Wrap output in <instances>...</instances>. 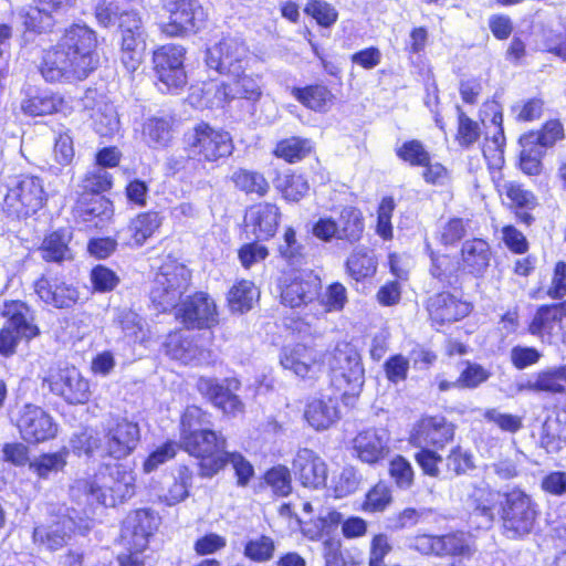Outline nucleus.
Wrapping results in <instances>:
<instances>
[{
	"mask_svg": "<svg viewBox=\"0 0 566 566\" xmlns=\"http://www.w3.org/2000/svg\"><path fill=\"white\" fill-rule=\"evenodd\" d=\"M140 428L127 417H114L102 431L85 427L70 439L77 457L98 459L102 468L75 482L74 489L90 504L115 507L136 494V475L118 463L130 457L140 443Z\"/></svg>",
	"mask_w": 566,
	"mask_h": 566,
	"instance_id": "1",
	"label": "nucleus"
},
{
	"mask_svg": "<svg viewBox=\"0 0 566 566\" xmlns=\"http://www.w3.org/2000/svg\"><path fill=\"white\" fill-rule=\"evenodd\" d=\"M191 272L177 261L163 263L155 274L149 300L160 313L175 308V317L188 331L211 329L219 325V310L212 296L205 291H195L178 302L188 287Z\"/></svg>",
	"mask_w": 566,
	"mask_h": 566,
	"instance_id": "2",
	"label": "nucleus"
},
{
	"mask_svg": "<svg viewBox=\"0 0 566 566\" xmlns=\"http://www.w3.org/2000/svg\"><path fill=\"white\" fill-rule=\"evenodd\" d=\"M98 44L95 30L72 23L55 44L43 50L39 72L48 83L82 82L99 65Z\"/></svg>",
	"mask_w": 566,
	"mask_h": 566,
	"instance_id": "3",
	"label": "nucleus"
},
{
	"mask_svg": "<svg viewBox=\"0 0 566 566\" xmlns=\"http://www.w3.org/2000/svg\"><path fill=\"white\" fill-rule=\"evenodd\" d=\"M180 448L196 460L201 479L218 475L228 452V437L212 427V413L199 405H188L179 418Z\"/></svg>",
	"mask_w": 566,
	"mask_h": 566,
	"instance_id": "4",
	"label": "nucleus"
},
{
	"mask_svg": "<svg viewBox=\"0 0 566 566\" xmlns=\"http://www.w3.org/2000/svg\"><path fill=\"white\" fill-rule=\"evenodd\" d=\"M229 81L208 78L191 87L189 99L202 109L230 111L254 107L263 95L261 73L240 71L227 75Z\"/></svg>",
	"mask_w": 566,
	"mask_h": 566,
	"instance_id": "5",
	"label": "nucleus"
},
{
	"mask_svg": "<svg viewBox=\"0 0 566 566\" xmlns=\"http://www.w3.org/2000/svg\"><path fill=\"white\" fill-rule=\"evenodd\" d=\"M541 514L539 504L525 490L515 486L501 494L497 516L505 538L523 541L535 533Z\"/></svg>",
	"mask_w": 566,
	"mask_h": 566,
	"instance_id": "6",
	"label": "nucleus"
},
{
	"mask_svg": "<svg viewBox=\"0 0 566 566\" xmlns=\"http://www.w3.org/2000/svg\"><path fill=\"white\" fill-rule=\"evenodd\" d=\"M429 325L440 329L462 322L473 312V303L465 297L460 280L429 294L422 303Z\"/></svg>",
	"mask_w": 566,
	"mask_h": 566,
	"instance_id": "7",
	"label": "nucleus"
},
{
	"mask_svg": "<svg viewBox=\"0 0 566 566\" xmlns=\"http://www.w3.org/2000/svg\"><path fill=\"white\" fill-rule=\"evenodd\" d=\"M48 199L44 180L35 175L22 174L8 187L1 211L10 220H25L43 209Z\"/></svg>",
	"mask_w": 566,
	"mask_h": 566,
	"instance_id": "8",
	"label": "nucleus"
},
{
	"mask_svg": "<svg viewBox=\"0 0 566 566\" xmlns=\"http://www.w3.org/2000/svg\"><path fill=\"white\" fill-rule=\"evenodd\" d=\"M187 50L177 43H165L151 52V70L154 84L164 94H178L187 83L186 72Z\"/></svg>",
	"mask_w": 566,
	"mask_h": 566,
	"instance_id": "9",
	"label": "nucleus"
},
{
	"mask_svg": "<svg viewBox=\"0 0 566 566\" xmlns=\"http://www.w3.org/2000/svg\"><path fill=\"white\" fill-rule=\"evenodd\" d=\"M241 388L242 381L235 376H200L196 381V390L201 398L228 420L244 417L247 413V405L239 394Z\"/></svg>",
	"mask_w": 566,
	"mask_h": 566,
	"instance_id": "10",
	"label": "nucleus"
},
{
	"mask_svg": "<svg viewBox=\"0 0 566 566\" xmlns=\"http://www.w3.org/2000/svg\"><path fill=\"white\" fill-rule=\"evenodd\" d=\"M365 217L360 208L344 206L336 219L321 217L312 224V234L324 243L339 241L346 245L358 244L365 234Z\"/></svg>",
	"mask_w": 566,
	"mask_h": 566,
	"instance_id": "11",
	"label": "nucleus"
},
{
	"mask_svg": "<svg viewBox=\"0 0 566 566\" xmlns=\"http://www.w3.org/2000/svg\"><path fill=\"white\" fill-rule=\"evenodd\" d=\"M280 303L289 308H304L315 304L322 294V280L313 270L281 271L276 281Z\"/></svg>",
	"mask_w": 566,
	"mask_h": 566,
	"instance_id": "12",
	"label": "nucleus"
},
{
	"mask_svg": "<svg viewBox=\"0 0 566 566\" xmlns=\"http://www.w3.org/2000/svg\"><path fill=\"white\" fill-rule=\"evenodd\" d=\"M187 150L200 164H218L233 151L231 135L222 129L200 120L191 128L187 139Z\"/></svg>",
	"mask_w": 566,
	"mask_h": 566,
	"instance_id": "13",
	"label": "nucleus"
},
{
	"mask_svg": "<svg viewBox=\"0 0 566 566\" xmlns=\"http://www.w3.org/2000/svg\"><path fill=\"white\" fill-rule=\"evenodd\" d=\"M42 386L70 406L86 405L92 398L90 380L74 366L50 368Z\"/></svg>",
	"mask_w": 566,
	"mask_h": 566,
	"instance_id": "14",
	"label": "nucleus"
},
{
	"mask_svg": "<svg viewBox=\"0 0 566 566\" xmlns=\"http://www.w3.org/2000/svg\"><path fill=\"white\" fill-rule=\"evenodd\" d=\"M254 61V54L245 41L231 35L221 38L207 52L208 65L222 76L249 71Z\"/></svg>",
	"mask_w": 566,
	"mask_h": 566,
	"instance_id": "15",
	"label": "nucleus"
},
{
	"mask_svg": "<svg viewBox=\"0 0 566 566\" xmlns=\"http://www.w3.org/2000/svg\"><path fill=\"white\" fill-rule=\"evenodd\" d=\"M38 300L55 310H70L80 304L81 292L77 285L63 274L46 270L32 283Z\"/></svg>",
	"mask_w": 566,
	"mask_h": 566,
	"instance_id": "16",
	"label": "nucleus"
},
{
	"mask_svg": "<svg viewBox=\"0 0 566 566\" xmlns=\"http://www.w3.org/2000/svg\"><path fill=\"white\" fill-rule=\"evenodd\" d=\"M494 190L515 216L518 223L531 227L535 222L533 211L539 206L538 198L533 190L518 180H505L503 174L491 178Z\"/></svg>",
	"mask_w": 566,
	"mask_h": 566,
	"instance_id": "17",
	"label": "nucleus"
},
{
	"mask_svg": "<svg viewBox=\"0 0 566 566\" xmlns=\"http://www.w3.org/2000/svg\"><path fill=\"white\" fill-rule=\"evenodd\" d=\"M14 426L23 442L38 446L57 436L59 424L43 407L32 402L24 403L14 418Z\"/></svg>",
	"mask_w": 566,
	"mask_h": 566,
	"instance_id": "18",
	"label": "nucleus"
},
{
	"mask_svg": "<svg viewBox=\"0 0 566 566\" xmlns=\"http://www.w3.org/2000/svg\"><path fill=\"white\" fill-rule=\"evenodd\" d=\"M168 20L159 24L167 38H185L198 33L207 22V12L198 0H171Z\"/></svg>",
	"mask_w": 566,
	"mask_h": 566,
	"instance_id": "19",
	"label": "nucleus"
},
{
	"mask_svg": "<svg viewBox=\"0 0 566 566\" xmlns=\"http://www.w3.org/2000/svg\"><path fill=\"white\" fill-rule=\"evenodd\" d=\"M457 424L441 413H423L412 424L407 442L411 447L444 449L455 439Z\"/></svg>",
	"mask_w": 566,
	"mask_h": 566,
	"instance_id": "20",
	"label": "nucleus"
},
{
	"mask_svg": "<svg viewBox=\"0 0 566 566\" xmlns=\"http://www.w3.org/2000/svg\"><path fill=\"white\" fill-rule=\"evenodd\" d=\"M420 549L428 555L440 558H451L454 563L470 560L475 554L474 542L460 530L441 535L423 534L418 537Z\"/></svg>",
	"mask_w": 566,
	"mask_h": 566,
	"instance_id": "21",
	"label": "nucleus"
},
{
	"mask_svg": "<svg viewBox=\"0 0 566 566\" xmlns=\"http://www.w3.org/2000/svg\"><path fill=\"white\" fill-rule=\"evenodd\" d=\"M325 352L305 343H295L282 348L280 364L304 380H317L325 366Z\"/></svg>",
	"mask_w": 566,
	"mask_h": 566,
	"instance_id": "22",
	"label": "nucleus"
},
{
	"mask_svg": "<svg viewBox=\"0 0 566 566\" xmlns=\"http://www.w3.org/2000/svg\"><path fill=\"white\" fill-rule=\"evenodd\" d=\"M530 335L541 342L552 343L566 333V300L536 306L526 326Z\"/></svg>",
	"mask_w": 566,
	"mask_h": 566,
	"instance_id": "23",
	"label": "nucleus"
},
{
	"mask_svg": "<svg viewBox=\"0 0 566 566\" xmlns=\"http://www.w3.org/2000/svg\"><path fill=\"white\" fill-rule=\"evenodd\" d=\"M504 116L500 105L492 103L490 126L484 125L480 144L490 177L502 174L505 164L506 137L504 133Z\"/></svg>",
	"mask_w": 566,
	"mask_h": 566,
	"instance_id": "24",
	"label": "nucleus"
},
{
	"mask_svg": "<svg viewBox=\"0 0 566 566\" xmlns=\"http://www.w3.org/2000/svg\"><path fill=\"white\" fill-rule=\"evenodd\" d=\"M140 28L142 19L136 11H122L119 15L120 61L130 73H134L142 63L144 43L140 39Z\"/></svg>",
	"mask_w": 566,
	"mask_h": 566,
	"instance_id": "25",
	"label": "nucleus"
},
{
	"mask_svg": "<svg viewBox=\"0 0 566 566\" xmlns=\"http://www.w3.org/2000/svg\"><path fill=\"white\" fill-rule=\"evenodd\" d=\"M282 219L281 208L271 201H258L250 205L244 213V224L259 241L275 238Z\"/></svg>",
	"mask_w": 566,
	"mask_h": 566,
	"instance_id": "26",
	"label": "nucleus"
},
{
	"mask_svg": "<svg viewBox=\"0 0 566 566\" xmlns=\"http://www.w3.org/2000/svg\"><path fill=\"white\" fill-rule=\"evenodd\" d=\"M73 212L82 222L102 229L114 221L115 205L106 195L76 196Z\"/></svg>",
	"mask_w": 566,
	"mask_h": 566,
	"instance_id": "27",
	"label": "nucleus"
},
{
	"mask_svg": "<svg viewBox=\"0 0 566 566\" xmlns=\"http://www.w3.org/2000/svg\"><path fill=\"white\" fill-rule=\"evenodd\" d=\"M491 259L492 249L486 239H468L460 248L457 271L475 279L483 277L490 268Z\"/></svg>",
	"mask_w": 566,
	"mask_h": 566,
	"instance_id": "28",
	"label": "nucleus"
},
{
	"mask_svg": "<svg viewBox=\"0 0 566 566\" xmlns=\"http://www.w3.org/2000/svg\"><path fill=\"white\" fill-rule=\"evenodd\" d=\"M0 315L6 319V327L10 328L22 339L31 340L41 333L40 327L35 323L33 308L24 301H4Z\"/></svg>",
	"mask_w": 566,
	"mask_h": 566,
	"instance_id": "29",
	"label": "nucleus"
},
{
	"mask_svg": "<svg viewBox=\"0 0 566 566\" xmlns=\"http://www.w3.org/2000/svg\"><path fill=\"white\" fill-rule=\"evenodd\" d=\"M160 516L151 509L133 510L127 517L126 531L123 534L128 545H135L137 551H146L149 538L158 531Z\"/></svg>",
	"mask_w": 566,
	"mask_h": 566,
	"instance_id": "30",
	"label": "nucleus"
},
{
	"mask_svg": "<svg viewBox=\"0 0 566 566\" xmlns=\"http://www.w3.org/2000/svg\"><path fill=\"white\" fill-rule=\"evenodd\" d=\"M329 385L339 394L345 405H353L359 397L364 381V364L333 366L328 369Z\"/></svg>",
	"mask_w": 566,
	"mask_h": 566,
	"instance_id": "31",
	"label": "nucleus"
},
{
	"mask_svg": "<svg viewBox=\"0 0 566 566\" xmlns=\"http://www.w3.org/2000/svg\"><path fill=\"white\" fill-rule=\"evenodd\" d=\"M73 232L70 228L61 227L44 233L38 251L43 262L62 265L74 261V251L71 247Z\"/></svg>",
	"mask_w": 566,
	"mask_h": 566,
	"instance_id": "32",
	"label": "nucleus"
},
{
	"mask_svg": "<svg viewBox=\"0 0 566 566\" xmlns=\"http://www.w3.org/2000/svg\"><path fill=\"white\" fill-rule=\"evenodd\" d=\"M73 534V520L66 515H57L50 523L36 525L32 531V539L34 544L56 552L67 544Z\"/></svg>",
	"mask_w": 566,
	"mask_h": 566,
	"instance_id": "33",
	"label": "nucleus"
},
{
	"mask_svg": "<svg viewBox=\"0 0 566 566\" xmlns=\"http://www.w3.org/2000/svg\"><path fill=\"white\" fill-rule=\"evenodd\" d=\"M293 471L298 482L308 489H319L327 481V465L310 449H302L293 461Z\"/></svg>",
	"mask_w": 566,
	"mask_h": 566,
	"instance_id": "34",
	"label": "nucleus"
},
{
	"mask_svg": "<svg viewBox=\"0 0 566 566\" xmlns=\"http://www.w3.org/2000/svg\"><path fill=\"white\" fill-rule=\"evenodd\" d=\"M290 93L304 108L318 114L327 113L337 101L332 88L323 82L293 86Z\"/></svg>",
	"mask_w": 566,
	"mask_h": 566,
	"instance_id": "35",
	"label": "nucleus"
},
{
	"mask_svg": "<svg viewBox=\"0 0 566 566\" xmlns=\"http://www.w3.org/2000/svg\"><path fill=\"white\" fill-rule=\"evenodd\" d=\"M339 397L319 396L310 398L304 407V419L316 431L331 428L340 418Z\"/></svg>",
	"mask_w": 566,
	"mask_h": 566,
	"instance_id": "36",
	"label": "nucleus"
},
{
	"mask_svg": "<svg viewBox=\"0 0 566 566\" xmlns=\"http://www.w3.org/2000/svg\"><path fill=\"white\" fill-rule=\"evenodd\" d=\"M21 111L30 117L49 116L55 114L70 115L73 106L59 92L36 93L27 96L21 102Z\"/></svg>",
	"mask_w": 566,
	"mask_h": 566,
	"instance_id": "37",
	"label": "nucleus"
},
{
	"mask_svg": "<svg viewBox=\"0 0 566 566\" xmlns=\"http://www.w3.org/2000/svg\"><path fill=\"white\" fill-rule=\"evenodd\" d=\"M353 450L356 458L368 465L380 464L390 453L388 442L375 429L358 432L353 439Z\"/></svg>",
	"mask_w": 566,
	"mask_h": 566,
	"instance_id": "38",
	"label": "nucleus"
},
{
	"mask_svg": "<svg viewBox=\"0 0 566 566\" xmlns=\"http://www.w3.org/2000/svg\"><path fill=\"white\" fill-rule=\"evenodd\" d=\"M321 534L328 535L336 527L340 526V534L344 539H359L368 533V521L359 515H348L336 509H331L324 516L319 517Z\"/></svg>",
	"mask_w": 566,
	"mask_h": 566,
	"instance_id": "39",
	"label": "nucleus"
},
{
	"mask_svg": "<svg viewBox=\"0 0 566 566\" xmlns=\"http://www.w3.org/2000/svg\"><path fill=\"white\" fill-rule=\"evenodd\" d=\"M164 222L160 211L149 209L137 212L129 219L126 229L129 233L127 242L130 247H143L150 238L159 232Z\"/></svg>",
	"mask_w": 566,
	"mask_h": 566,
	"instance_id": "40",
	"label": "nucleus"
},
{
	"mask_svg": "<svg viewBox=\"0 0 566 566\" xmlns=\"http://www.w3.org/2000/svg\"><path fill=\"white\" fill-rule=\"evenodd\" d=\"M314 153V140L301 135H290L280 138L272 148V156L287 165L300 164Z\"/></svg>",
	"mask_w": 566,
	"mask_h": 566,
	"instance_id": "41",
	"label": "nucleus"
},
{
	"mask_svg": "<svg viewBox=\"0 0 566 566\" xmlns=\"http://www.w3.org/2000/svg\"><path fill=\"white\" fill-rule=\"evenodd\" d=\"M233 189L245 197L258 199L266 197L271 191V184L265 175L259 170L239 167L229 177Z\"/></svg>",
	"mask_w": 566,
	"mask_h": 566,
	"instance_id": "42",
	"label": "nucleus"
},
{
	"mask_svg": "<svg viewBox=\"0 0 566 566\" xmlns=\"http://www.w3.org/2000/svg\"><path fill=\"white\" fill-rule=\"evenodd\" d=\"M501 494L488 484L473 485L467 496L470 517H482L486 527H490L494 522V509Z\"/></svg>",
	"mask_w": 566,
	"mask_h": 566,
	"instance_id": "43",
	"label": "nucleus"
},
{
	"mask_svg": "<svg viewBox=\"0 0 566 566\" xmlns=\"http://www.w3.org/2000/svg\"><path fill=\"white\" fill-rule=\"evenodd\" d=\"M521 390L535 394H566V364L537 371L532 380L521 386Z\"/></svg>",
	"mask_w": 566,
	"mask_h": 566,
	"instance_id": "44",
	"label": "nucleus"
},
{
	"mask_svg": "<svg viewBox=\"0 0 566 566\" xmlns=\"http://www.w3.org/2000/svg\"><path fill=\"white\" fill-rule=\"evenodd\" d=\"M347 275L356 282L371 279L378 269L377 256L368 248L354 249L345 260Z\"/></svg>",
	"mask_w": 566,
	"mask_h": 566,
	"instance_id": "45",
	"label": "nucleus"
},
{
	"mask_svg": "<svg viewBox=\"0 0 566 566\" xmlns=\"http://www.w3.org/2000/svg\"><path fill=\"white\" fill-rule=\"evenodd\" d=\"M276 254L290 269L307 264L306 249L298 240L297 232L293 226L284 228L281 242L276 248Z\"/></svg>",
	"mask_w": 566,
	"mask_h": 566,
	"instance_id": "46",
	"label": "nucleus"
},
{
	"mask_svg": "<svg viewBox=\"0 0 566 566\" xmlns=\"http://www.w3.org/2000/svg\"><path fill=\"white\" fill-rule=\"evenodd\" d=\"M193 481V471L188 464H179L171 483L158 496V501L166 506H174L184 502L190 495Z\"/></svg>",
	"mask_w": 566,
	"mask_h": 566,
	"instance_id": "47",
	"label": "nucleus"
},
{
	"mask_svg": "<svg viewBox=\"0 0 566 566\" xmlns=\"http://www.w3.org/2000/svg\"><path fill=\"white\" fill-rule=\"evenodd\" d=\"M532 145L546 151L554 147L557 143L565 139L564 124L558 118H549L545 120L538 128L530 129L521 135Z\"/></svg>",
	"mask_w": 566,
	"mask_h": 566,
	"instance_id": "48",
	"label": "nucleus"
},
{
	"mask_svg": "<svg viewBox=\"0 0 566 566\" xmlns=\"http://www.w3.org/2000/svg\"><path fill=\"white\" fill-rule=\"evenodd\" d=\"M115 186L113 174L103 169H88L78 179L76 196L109 193Z\"/></svg>",
	"mask_w": 566,
	"mask_h": 566,
	"instance_id": "49",
	"label": "nucleus"
},
{
	"mask_svg": "<svg viewBox=\"0 0 566 566\" xmlns=\"http://www.w3.org/2000/svg\"><path fill=\"white\" fill-rule=\"evenodd\" d=\"M275 188L285 202L297 203L307 196L310 182L305 174L290 169L276 182Z\"/></svg>",
	"mask_w": 566,
	"mask_h": 566,
	"instance_id": "50",
	"label": "nucleus"
},
{
	"mask_svg": "<svg viewBox=\"0 0 566 566\" xmlns=\"http://www.w3.org/2000/svg\"><path fill=\"white\" fill-rule=\"evenodd\" d=\"M394 502L391 485L385 480H378L365 493L360 510L368 514L384 513Z\"/></svg>",
	"mask_w": 566,
	"mask_h": 566,
	"instance_id": "51",
	"label": "nucleus"
},
{
	"mask_svg": "<svg viewBox=\"0 0 566 566\" xmlns=\"http://www.w3.org/2000/svg\"><path fill=\"white\" fill-rule=\"evenodd\" d=\"M347 300L345 285L338 281L332 282L326 286L324 293L322 292L319 298L315 301L317 308L313 316L319 318L327 313L340 312L344 310Z\"/></svg>",
	"mask_w": 566,
	"mask_h": 566,
	"instance_id": "52",
	"label": "nucleus"
},
{
	"mask_svg": "<svg viewBox=\"0 0 566 566\" xmlns=\"http://www.w3.org/2000/svg\"><path fill=\"white\" fill-rule=\"evenodd\" d=\"M258 296L254 283L250 280L237 281L228 291L227 304L231 312L247 313L252 308L253 301Z\"/></svg>",
	"mask_w": 566,
	"mask_h": 566,
	"instance_id": "53",
	"label": "nucleus"
},
{
	"mask_svg": "<svg viewBox=\"0 0 566 566\" xmlns=\"http://www.w3.org/2000/svg\"><path fill=\"white\" fill-rule=\"evenodd\" d=\"M521 150L517 158V168L527 177H537L543 172V159L546 151L538 149L520 136Z\"/></svg>",
	"mask_w": 566,
	"mask_h": 566,
	"instance_id": "54",
	"label": "nucleus"
},
{
	"mask_svg": "<svg viewBox=\"0 0 566 566\" xmlns=\"http://www.w3.org/2000/svg\"><path fill=\"white\" fill-rule=\"evenodd\" d=\"M427 254L430 260L429 265V274L430 276L440 282V283H449L458 280L461 274L460 271H457V266L454 268L453 258L448 253H441L432 250L431 248L427 249Z\"/></svg>",
	"mask_w": 566,
	"mask_h": 566,
	"instance_id": "55",
	"label": "nucleus"
},
{
	"mask_svg": "<svg viewBox=\"0 0 566 566\" xmlns=\"http://www.w3.org/2000/svg\"><path fill=\"white\" fill-rule=\"evenodd\" d=\"M483 129L479 122L471 118L460 106L457 107L455 143L463 149H470L482 137Z\"/></svg>",
	"mask_w": 566,
	"mask_h": 566,
	"instance_id": "56",
	"label": "nucleus"
},
{
	"mask_svg": "<svg viewBox=\"0 0 566 566\" xmlns=\"http://www.w3.org/2000/svg\"><path fill=\"white\" fill-rule=\"evenodd\" d=\"M396 157L411 168H420L428 165L431 154L427 146L417 138L403 140L395 148Z\"/></svg>",
	"mask_w": 566,
	"mask_h": 566,
	"instance_id": "57",
	"label": "nucleus"
},
{
	"mask_svg": "<svg viewBox=\"0 0 566 566\" xmlns=\"http://www.w3.org/2000/svg\"><path fill=\"white\" fill-rule=\"evenodd\" d=\"M70 450L66 447L55 452L41 453L36 460L30 463V469L39 479H48L52 472L63 471L67 464Z\"/></svg>",
	"mask_w": 566,
	"mask_h": 566,
	"instance_id": "58",
	"label": "nucleus"
},
{
	"mask_svg": "<svg viewBox=\"0 0 566 566\" xmlns=\"http://www.w3.org/2000/svg\"><path fill=\"white\" fill-rule=\"evenodd\" d=\"M388 475L399 490H409L416 482V471L411 462L402 454H395L388 461Z\"/></svg>",
	"mask_w": 566,
	"mask_h": 566,
	"instance_id": "59",
	"label": "nucleus"
},
{
	"mask_svg": "<svg viewBox=\"0 0 566 566\" xmlns=\"http://www.w3.org/2000/svg\"><path fill=\"white\" fill-rule=\"evenodd\" d=\"M325 365L327 368L333 366H348L363 363L361 354L358 348L348 340L337 342L332 349L325 350Z\"/></svg>",
	"mask_w": 566,
	"mask_h": 566,
	"instance_id": "60",
	"label": "nucleus"
},
{
	"mask_svg": "<svg viewBox=\"0 0 566 566\" xmlns=\"http://www.w3.org/2000/svg\"><path fill=\"white\" fill-rule=\"evenodd\" d=\"M20 15L24 33L39 35L52 31L55 24L53 15L36 6L29 7Z\"/></svg>",
	"mask_w": 566,
	"mask_h": 566,
	"instance_id": "61",
	"label": "nucleus"
},
{
	"mask_svg": "<svg viewBox=\"0 0 566 566\" xmlns=\"http://www.w3.org/2000/svg\"><path fill=\"white\" fill-rule=\"evenodd\" d=\"M222 460L223 462L218 467V474L230 464L234 471L237 485L247 486L250 483L254 476V468L241 452L228 450Z\"/></svg>",
	"mask_w": 566,
	"mask_h": 566,
	"instance_id": "62",
	"label": "nucleus"
},
{
	"mask_svg": "<svg viewBox=\"0 0 566 566\" xmlns=\"http://www.w3.org/2000/svg\"><path fill=\"white\" fill-rule=\"evenodd\" d=\"M417 451L413 453V460L421 471V474L428 478L438 479L441 474L440 465L443 462V457L439 451L432 447H415Z\"/></svg>",
	"mask_w": 566,
	"mask_h": 566,
	"instance_id": "63",
	"label": "nucleus"
},
{
	"mask_svg": "<svg viewBox=\"0 0 566 566\" xmlns=\"http://www.w3.org/2000/svg\"><path fill=\"white\" fill-rule=\"evenodd\" d=\"M392 549L391 538L387 533H374L368 542L367 566H402L401 564H386L385 559Z\"/></svg>",
	"mask_w": 566,
	"mask_h": 566,
	"instance_id": "64",
	"label": "nucleus"
}]
</instances>
